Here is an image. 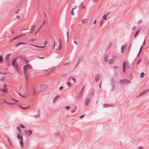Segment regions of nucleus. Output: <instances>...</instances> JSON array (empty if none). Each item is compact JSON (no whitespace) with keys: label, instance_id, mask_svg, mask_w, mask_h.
Wrapping results in <instances>:
<instances>
[{"label":"nucleus","instance_id":"obj_23","mask_svg":"<svg viewBox=\"0 0 149 149\" xmlns=\"http://www.w3.org/2000/svg\"><path fill=\"white\" fill-rule=\"evenodd\" d=\"M26 92H25V93L23 95H20L22 97L24 98H26L27 96V95H25V94H26Z\"/></svg>","mask_w":149,"mask_h":149},{"label":"nucleus","instance_id":"obj_64","mask_svg":"<svg viewBox=\"0 0 149 149\" xmlns=\"http://www.w3.org/2000/svg\"><path fill=\"white\" fill-rule=\"evenodd\" d=\"M138 149H143V148L141 146L138 147Z\"/></svg>","mask_w":149,"mask_h":149},{"label":"nucleus","instance_id":"obj_15","mask_svg":"<svg viewBox=\"0 0 149 149\" xmlns=\"http://www.w3.org/2000/svg\"><path fill=\"white\" fill-rule=\"evenodd\" d=\"M13 66L15 68L16 70L17 71H18L19 70V68H18V67L17 64H15V65H14V66Z\"/></svg>","mask_w":149,"mask_h":149},{"label":"nucleus","instance_id":"obj_29","mask_svg":"<svg viewBox=\"0 0 149 149\" xmlns=\"http://www.w3.org/2000/svg\"><path fill=\"white\" fill-rule=\"evenodd\" d=\"M77 107H75L71 111V112L72 113H74L75 112L76 110Z\"/></svg>","mask_w":149,"mask_h":149},{"label":"nucleus","instance_id":"obj_42","mask_svg":"<svg viewBox=\"0 0 149 149\" xmlns=\"http://www.w3.org/2000/svg\"><path fill=\"white\" fill-rule=\"evenodd\" d=\"M19 37H20V36L18 35V36H17L15 37L14 38H13V39H15V40L16 39Z\"/></svg>","mask_w":149,"mask_h":149},{"label":"nucleus","instance_id":"obj_52","mask_svg":"<svg viewBox=\"0 0 149 149\" xmlns=\"http://www.w3.org/2000/svg\"><path fill=\"white\" fill-rule=\"evenodd\" d=\"M141 59H140L136 63V64L137 65H138L139 64V63L141 62Z\"/></svg>","mask_w":149,"mask_h":149},{"label":"nucleus","instance_id":"obj_40","mask_svg":"<svg viewBox=\"0 0 149 149\" xmlns=\"http://www.w3.org/2000/svg\"><path fill=\"white\" fill-rule=\"evenodd\" d=\"M81 96V95L79 94L76 95V98H79Z\"/></svg>","mask_w":149,"mask_h":149},{"label":"nucleus","instance_id":"obj_12","mask_svg":"<svg viewBox=\"0 0 149 149\" xmlns=\"http://www.w3.org/2000/svg\"><path fill=\"white\" fill-rule=\"evenodd\" d=\"M90 100L88 97H87L86 99L85 104L87 105L88 104L89 101Z\"/></svg>","mask_w":149,"mask_h":149},{"label":"nucleus","instance_id":"obj_5","mask_svg":"<svg viewBox=\"0 0 149 149\" xmlns=\"http://www.w3.org/2000/svg\"><path fill=\"white\" fill-rule=\"evenodd\" d=\"M25 133L27 134L28 136H29V134H31L32 133V131L30 130H26L25 131Z\"/></svg>","mask_w":149,"mask_h":149},{"label":"nucleus","instance_id":"obj_30","mask_svg":"<svg viewBox=\"0 0 149 149\" xmlns=\"http://www.w3.org/2000/svg\"><path fill=\"white\" fill-rule=\"evenodd\" d=\"M3 61V57L1 55H0V63H2Z\"/></svg>","mask_w":149,"mask_h":149},{"label":"nucleus","instance_id":"obj_32","mask_svg":"<svg viewBox=\"0 0 149 149\" xmlns=\"http://www.w3.org/2000/svg\"><path fill=\"white\" fill-rule=\"evenodd\" d=\"M104 22V21L103 20H102V19H101L100 22V24L99 26H100L101 24H102Z\"/></svg>","mask_w":149,"mask_h":149},{"label":"nucleus","instance_id":"obj_39","mask_svg":"<svg viewBox=\"0 0 149 149\" xmlns=\"http://www.w3.org/2000/svg\"><path fill=\"white\" fill-rule=\"evenodd\" d=\"M20 126L21 128H25V126L22 124H20Z\"/></svg>","mask_w":149,"mask_h":149},{"label":"nucleus","instance_id":"obj_4","mask_svg":"<svg viewBox=\"0 0 149 149\" xmlns=\"http://www.w3.org/2000/svg\"><path fill=\"white\" fill-rule=\"evenodd\" d=\"M10 55V53L8 54H7L5 57V61L7 63H8V58Z\"/></svg>","mask_w":149,"mask_h":149},{"label":"nucleus","instance_id":"obj_50","mask_svg":"<svg viewBox=\"0 0 149 149\" xmlns=\"http://www.w3.org/2000/svg\"><path fill=\"white\" fill-rule=\"evenodd\" d=\"M29 107H22V109H24V110H26V109H27L28 108H29Z\"/></svg>","mask_w":149,"mask_h":149},{"label":"nucleus","instance_id":"obj_49","mask_svg":"<svg viewBox=\"0 0 149 149\" xmlns=\"http://www.w3.org/2000/svg\"><path fill=\"white\" fill-rule=\"evenodd\" d=\"M17 129L19 131V132H21V130L20 129V128L19 126H18L17 127Z\"/></svg>","mask_w":149,"mask_h":149},{"label":"nucleus","instance_id":"obj_25","mask_svg":"<svg viewBox=\"0 0 149 149\" xmlns=\"http://www.w3.org/2000/svg\"><path fill=\"white\" fill-rule=\"evenodd\" d=\"M77 8L76 7H75L74 8H73L72 9L71 11V14L72 15H74V14L73 12V10L76 8Z\"/></svg>","mask_w":149,"mask_h":149},{"label":"nucleus","instance_id":"obj_41","mask_svg":"<svg viewBox=\"0 0 149 149\" xmlns=\"http://www.w3.org/2000/svg\"><path fill=\"white\" fill-rule=\"evenodd\" d=\"M124 48H125V46H124V45H123L121 46V51H122V52H123V50L124 49Z\"/></svg>","mask_w":149,"mask_h":149},{"label":"nucleus","instance_id":"obj_35","mask_svg":"<svg viewBox=\"0 0 149 149\" xmlns=\"http://www.w3.org/2000/svg\"><path fill=\"white\" fill-rule=\"evenodd\" d=\"M55 68V67H54L53 68H52L49 71V72H50L49 73L52 72H53L54 70V69Z\"/></svg>","mask_w":149,"mask_h":149},{"label":"nucleus","instance_id":"obj_63","mask_svg":"<svg viewBox=\"0 0 149 149\" xmlns=\"http://www.w3.org/2000/svg\"><path fill=\"white\" fill-rule=\"evenodd\" d=\"M35 27V25H33L31 27L33 29H34Z\"/></svg>","mask_w":149,"mask_h":149},{"label":"nucleus","instance_id":"obj_13","mask_svg":"<svg viewBox=\"0 0 149 149\" xmlns=\"http://www.w3.org/2000/svg\"><path fill=\"white\" fill-rule=\"evenodd\" d=\"M108 57V55L107 54H105L104 56V60L106 62L107 61V58Z\"/></svg>","mask_w":149,"mask_h":149},{"label":"nucleus","instance_id":"obj_11","mask_svg":"<svg viewBox=\"0 0 149 149\" xmlns=\"http://www.w3.org/2000/svg\"><path fill=\"white\" fill-rule=\"evenodd\" d=\"M58 40L59 41V44L58 46V48L59 50H60L61 49L62 45L61 42V41L60 38H59Z\"/></svg>","mask_w":149,"mask_h":149},{"label":"nucleus","instance_id":"obj_36","mask_svg":"<svg viewBox=\"0 0 149 149\" xmlns=\"http://www.w3.org/2000/svg\"><path fill=\"white\" fill-rule=\"evenodd\" d=\"M103 19L104 20H106L107 18L106 17V16H105V15H104L103 16Z\"/></svg>","mask_w":149,"mask_h":149},{"label":"nucleus","instance_id":"obj_17","mask_svg":"<svg viewBox=\"0 0 149 149\" xmlns=\"http://www.w3.org/2000/svg\"><path fill=\"white\" fill-rule=\"evenodd\" d=\"M140 30L139 29L138 31H137L136 32V33H135L134 34V37H136L137 36V35H138V34L139 33V32H140Z\"/></svg>","mask_w":149,"mask_h":149},{"label":"nucleus","instance_id":"obj_21","mask_svg":"<svg viewBox=\"0 0 149 149\" xmlns=\"http://www.w3.org/2000/svg\"><path fill=\"white\" fill-rule=\"evenodd\" d=\"M103 106L104 107H107L110 106V105L108 104H103Z\"/></svg>","mask_w":149,"mask_h":149},{"label":"nucleus","instance_id":"obj_44","mask_svg":"<svg viewBox=\"0 0 149 149\" xmlns=\"http://www.w3.org/2000/svg\"><path fill=\"white\" fill-rule=\"evenodd\" d=\"M24 60L26 62V64H28L29 63V60H27L25 58V59H24Z\"/></svg>","mask_w":149,"mask_h":149},{"label":"nucleus","instance_id":"obj_43","mask_svg":"<svg viewBox=\"0 0 149 149\" xmlns=\"http://www.w3.org/2000/svg\"><path fill=\"white\" fill-rule=\"evenodd\" d=\"M81 6L82 9H85V6L83 4H81Z\"/></svg>","mask_w":149,"mask_h":149},{"label":"nucleus","instance_id":"obj_61","mask_svg":"<svg viewBox=\"0 0 149 149\" xmlns=\"http://www.w3.org/2000/svg\"><path fill=\"white\" fill-rule=\"evenodd\" d=\"M34 29L32 28L31 31H30V33H32Z\"/></svg>","mask_w":149,"mask_h":149},{"label":"nucleus","instance_id":"obj_2","mask_svg":"<svg viewBox=\"0 0 149 149\" xmlns=\"http://www.w3.org/2000/svg\"><path fill=\"white\" fill-rule=\"evenodd\" d=\"M130 81L127 79H123L120 80V83L122 84H128L130 83Z\"/></svg>","mask_w":149,"mask_h":149},{"label":"nucleus","instance_id":"obj_54","mask_svg":"<svg viewBox=\"0 0 149 149\" xmlns=\"http://www.w3.org/2000/svg\"><path fill=\"white\" fill-rule=\"evenodd\" d=\"M133 77V75L132 74H131L130 75V79H131L132 77Z\"/></svg>","mask_w":149,"mask_h":149},{"label":"nucleus","instance_id":"obj_45","mask_svg":"<svg viewBox=\"0 0 149 149\" xmlns=\"http://www.w3.org/2000/svg\"><path fill=\"white\" fill-rule=\"evenodd\" d=\"M5 79V77H3V78H1L0 79V80L1 81H3Z\"/></svg>","mask_w":149,"mask_h":149},{"label":"nucleus","instance_id":"obj_3","mask_svg":"<svg viewBox=\"0 0 149 149\" xmlns=\"http://www.w3.org/2000/svg\"><path fill=\"white\" fill-rule=\"evenodd\" d=\"M100 77V75L98 74H97L95 75V79L96 82H97Z\"/></svg>","mask_w":149,"mask_h":149},{"label":"nucleus","instance_id":"obj_7","mask_svg":"<svg viewBox=\"0 0 149 149\" xmlns=\"http://www.w3.org/2000/svg\"><path fill=\"white\" fill-rule=\"evenodd\" d=\"M1 91H2L4 93L8 92V89L6 87H3V88H1Z\"/></svg>","mask_w":149,"mask_h":149},{"label":"nucleus","instance_id":"obj_1","mask_svg":"<svg viewBox=\"0 0 149 149\" xmlns=\"http://www.w3.org/2000/svg\"><path fill=\"white\" fill-rule=\"evenodd\" d=\"M40 88L39 91V93L40 91L42 92L45 90L47 87V86L46 84H42L40 86Z\"/></svg>","mask_w":149,"mask_h":149},{"label":"nucleus","instance_id":"obj_38","mask_svg":"<svg viewBox=\"0 0 149 149\" xmlns=\"http://www.w3.org/2000/svg\"><path fill=\"white\" fill-rule=\"evenodd\" d=\"M33 94H35L36 93V92L35 91V89L33 87Z\"/></svg>","mask_w":149,"mask_h":149},{"label":"nucleus","instance_id":"obj_16","mask_svg":"<svg viewBox=\"0 0 149 149\" xmlns=\"http://www.w3.org/2000/svg\"><path fill=\"white\" fill-rule=\"evenodd\" d=\"M40 109H38V113L35 116V117H40Z\"/></svg>","mask_w":149,"mask_h":149},{"label":"nucleus","instance_id":"obj_28","mask_svg":"<svg viewBox=\"0 0 149 149\" xmlns=\"http://www.w3.org/2000/svg\"><path fill=\"white\" fill-rule=\"evenodd\" d=\"M66 84L69 86H70L71 85V84L68 81L66 82Z\"/></svg>","mask_w":149,"mask_h":149},{"label":"nucleus","instance_id":"obj_59","mask_svg":"<svg viewBox=\"0 0 149 149\" xmlns=\"http://www.w3.org/2000/svg\"><path fill=\"white\" fill-rule=\"evenodd\" d=\"M25 35H26L25 34H21L20 35V37H21L22 36H25Z\"/></svg>","mask_w":149,"mask_h":149},{"label":"nucleus","instance_id":"obj_6","mask_svg":"<svg viewBox=\"0 0 149 149\" xmlns=\"http://www.w3.org/2000/svg\"><path fill=\"white\" fill-rule=\"evenodd\" d=\"M82 57L81 56L78 59V60L77 61V64L75 65V67H77L80 62L82 60Z\"/></svg>","mask_w":149,"mask_h":149},{"label":"nucleus","instance_id":"obj_8","mask_svg":"<svg viewBox=\"0 0 149 149\" xmlns=\"http://www.w3.org/2000/svg\"><path fill=\"white\" fill-rule=\"evenodd\" d=\"M125 65L126 62L125 61L123 62V72H124L125 70Z\"/></svg>","mask_w":149,"mask_h":149},{"label":"nucleus","instance_id":"obj_18","mask_svg":"<svg viewBox=\"0 0 149 149\" xmlns=\"http://www.w3.org/2000/svg\"><path fill=\"white\" fill-rule=\"evenodd\" d=\"M87 21V19H82L81 21V22L82 23H85Z\"/></svg>","mask_w":149,"mask_h":149},{"label":"nucleus","instance_id":"obj_31","mask_svg":"<svg viewBox=\"0 0 149 149\" xmlns=\"http://www.w3.org/2000/svg\"><path fill=\"white\" fill-rule=\"evenodd\" d=\"M24 73L25 74V75L28 74H27V70H26L25 68H24Z\"/></svg>","mask_w":149,"mask_h":149},{"label":"nucleus","instance_id":"obj_53","mask_svg":"<svg viewBox=\"0 0 149 149\" xmlns=\"http://www.w3.org/2000/svg\"><path fill=\"white\" fill-rule=\"evenodd\" d=\"M36 40V39H32L30 40V41H31V42H34Z\"/></svg>","mask_w":149,"mask_h":149},{"label":"nucleus","instance_id":"obj_27","mask_svg":"<svg viewBox=\"0 0 149 149\" xmlns=\"http://www.w3.org/2000/svg\"><path fill=\"white\" fill-rule=\"evenodd\" d=\"M20 145L21 146H23L24 145V143L22 142V140H20Z\"/></svg>","mask_w":149,"mask_h":149},{"label":"nucleus","instance_id":"obj_55","mask_svg":"<svg viewBox=\"0 0 149 149\" xmlns=\"http://www.w3.org/2000/svg\"><path fill=\"white\" fill-rule=\"evenodd\" d=\"M65 108L66 109H70V107L68 106H67L65 107Z\"/></svg>","mask_w":149,"mask_h":149},{"label":"nucleus","instance_id":"obj_57","mask_svg":"<svg viewBox=\"0 0 149 149\" xmlns=\"http://www.w3.org/2000/svg\"><path fill=\"white\" fill-rule=\"evenodd\" d=\"M85 114H84L83 115L80 116H79L80 118H82L85 116Z\"/></svg>","mask_w":149,"mask_h":149},{"label":"nucleus","instance_id":"obj_24","mask_svg":"<svg viewBox=\"0 0 149 149\" xmlns=\"http://www.w3.org/2000/svg\"><path fill=\"white\" fill-rule=\"evenodd\" d=\"M113 62V59H110L108 61V62L109 64H111Z\"/></svg>","mask_w":149,"mask_h":149},{"label":"nucleus","instance_id":"obj_26","mask_svg":"<svg viewBox=\"0 0 149 149\" xmlns=\"http://www.w3.org/2000/svg\"><path fill=\"white\" fill-rule=\"evenodd\" d=\"M84 86H83L80 92V93H79V94L81 95H82V92L84 89Z\"/></svg>","mask_w":149,"mask_h":149},{"label":"nucleus","instance_id":"obj_22","mask_svg":"<svg viewBox=\"0 0 149 149\" xmlns=\"http://www.w3.org/2000/svg\"><path fill=\"white\" fill-rule=\"evenodd\" d=\"M26 67H27L28 68H31V67L29 64H27L24 66V68H26Z\"/></svg>","mask_w":149,"mask_h":149},{"label":"nucleus","instance_id":"obj_10","mask_svg":"<svg viewBox=\"0 0 149 149\" xmlns=\"http://www.w3.org/2000/svg\"><path fill=\"white\" fill-rule=\"evenodd\" d=\"M17 58V57L15 58L12 60V64L13 66H14V65H15L16 64V61Z\"/></svg>","mask_w":149,"mask_h":149},{"label":"nucleus","instance_id":"obj_9","mask_svg":"<svg viewBox=\"0 0 149 149\" xmlns=\"http://www.w3.org/2000/svg\"><path fill=\"white\" fill-rule=\"evenodd\" d=\"M148 91V90H144L139 95L138 97H140V96H141V95H143L144 94L147 93Z\"/></svg>","mask_w":149,"mask_h":149},{"label":"nucleus","instance_id":"obj_48","mask_svg":"<svg viewBox=\"0 0 149 149\" xmlns=\"http://www.w3.org/2000/svg\"><path fill=\"white\" fill-rule=\"evenodd\" d=\"M114 89V84L112 85V88H111V90L113 91Z\"/></svg>","mask_w":149,"mask_h":149},{"label":"nucleus","instance_id":"obj_56","mask_svg":"<svg viewBox=\"0 0 149 149\" xmlns=\"http://www.w3.org/2000/svg\"><path fill=\"white\" fill-rule=\"evenodd\" d=\"M17 137L18 139H20V135H19L18 134H17Z\"/></svg>","mask_w":149,"mask_h":149},{"label":"nucleus","instance_id":"obj_51","mask_svg":"<svg viewBox=\"0 0 149 149\" xmlns=\"http://www.w3.org/2000/svg\"><path fill=\"white\" fill-rule=\"evenodd\" d=\"M37 57L40 59H43L44 58V57H40L38 56H37Z\"/></svg>","mask_w":149,"mask_h":149},{"label":"nucleus","instance_id":"obj_20","mask_svg":"<svg viewBox=\"0 0 149 149\" xmlns=\"http://www.w3.org/2000/svg\"><path fill=\"white\" fill-rule=\"evenodd\" d=\"M17 58H23L24 60L26 58L25 57H24V56H23L22 55L18 56H17Z\"/></svg>","mask_w":149,"mask_h":149},{"label":"nucleus","instance_id":"obj_47","mask_svg":"<svg viewBox=\"0 0 149 149\" xmlns=\"http://www.w3.org/2000/svg\"><path fill=\"white\" fill-rule=\"evenodd\" d=\"M23 2V0H20L18 3L20 5Z\"/></svg>","mask_w":149,"mask_h":149},{"label":"nucleus","instance_id":"obj_46","mask_svg":"<svg viewBox=\"0 0 149 149\" xmlns=\"http://www.w3.org/2000/svg\"><path fill=\"white\" fill-rule=\"evenodd\" d=\"M130 65H129L128 64H127L126 65V68H130Z\"/></svg>","mask_w":149,"mask_h":149},{"label":"nucleus","instance_id":"obj_37","mask_svg":"<svg viewBox=\"0 0 149 149\" xmlns=\"http://www.w3.org/2000/svg\"><path fill=\"white\" fill-rule=\"evenodd\" d=\"M39 31V29H38L37 31H36L34 33V35L35 36H36L38 32Z\"/></svg>","mask_w":149,"mask_h":149},{"label":"nucleus","instance_id":"obj_60","mask_svg":"<svg viewBox=\"0 0 149 149\" xmlns=\"http://www.w3.org/2000/svg\"><path fill=\"white\" fill-rule=\"evenodd\" d=\"M142 22V21L141 20H141H139L138 22V23L139 24H140V23H141V22Z\"/></svg>","mask_w":149,"mask_h":149},{"label":"nucleus","instance_id":"obj_58","mask_svg":"<svg viewBox=\"0 0 149 149\" xmlns=\"http://www.w3.org/2000/svg\"><path fill=\"white\" fill-rule=\"evenodd\" d=\"M20 6V5L19 4V3H18L16 5V7L17 8Z\"/></svg>","mask_w":149,"mask_h":149},{"label":"nucleus","instance_id":"obj_14","mask_svg":"<svg viewBox=\"0 0 149 149\" xmlns=\"http://www.w3.org/2000/svg\"><path fill=\"white\" fill-rule=\"evenodd\" d=\"M26 44V43H25V42H19V43L17 44H16L15 45V47H17V46H18L19 45L21 44Z\"/></svg>","mask_w":149,"mask_h":149},{"label":"nucleus","instance_id":"obj_34","mask_svg":"<svg viewBox=\"0 0 149 149\" xmlns=\"http://www.w3.org/2000/svg\"><path fill=\"white\" fill-rule=\"evenodd\" d=\"M144 75V73L143 72H142L140 74V77L141 78L143 77Z\"/></svg>","mask_w":149,"mask_h":149},{"label":"nucleus","instance_id":"obj_19","mask_svg":"<svg viewBox=\"0 0 149 149\" xmlns=\"http://www.w3.org/2000/svg\"><path fill=\"white\" fill-rule=\"evenodd\" d=\"M25 77L26 78V81H28L29 80V75L28 74L25 75Z\"/></svg>","mask_w":149,"mask_h":149},{"label":"nucleus","instance_id":"obj_33","mask_svg":"<svg viewBox=\"0 0 149 149\" xmlns=\"http://www.w3.org/2000/svg\"><path fill=\"white\" fill-rule=\"evenodd\" d=\"M112 43L111 42H110L109 45V46L108 47V48H107V49H109L110 48V47L111 46V45H112Z\"/></svg>","mask_w":149,"mask_h":149},{"label":"nucleus","instance_id":"obj_62","mask_svg":"<svg viewBox=\"0 0 149 149\" xmlns=\"http://www.w3.org/2000/svg\"><path fill=\"white\" fill-rule=\"evenodd\" d=\"M136 26H134L132 28V29L133 30H134L136 29Z\"/></svg>","mask_w":149,"mask_h":149}]
</instances>
